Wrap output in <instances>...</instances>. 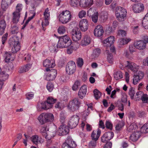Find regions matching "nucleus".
<instances>
[{"mask_svg": "<svg viewBox=\"0 0 148 148\" xmlns=\"http://www.w3.org/2000/svg\"><path fill=\"white\" fill-rule=\"evenodd\" d=\"M93 4V1L92 0H80L79 5L81 7L86 8L90 6Z\"/></svg>", "mask_w": 148, "mask_h": 148, "instance_id": "obj_25", "label": "nucleus"}, {"mask_svg": "<svg viewBox=\"0 0 148 148\" xmlns=\"http://www.w3.org/2000/svg\"><path fill=\"white\" fill-rule=\"evenodd\" d=\"M143 27L145 29H148V17L145 16L142 22Z\"/></svg>", "mask_w": 148, "mask_h": 148, "instance_id": "obj_40", "label": "nucleus"}, {"mask_svg": "<svg viewBox=\"0 0 148 148\" xmlns=\"http://www.w3.org/2000/svg\"><path fill=\"white\" fill-rule=\"evenodd\" d=\"M138 128V126L135 123H132L131 124L127 129V130L129 132H136Z\"/></svg>", "mask_w": 148, "mask_h": 148, "instance_id": "obj_32", "label": "nucleus"}, {"mask_svg": "<svg viewBox=\"0 0 148 148\" xmlns=\"http://www.w3.org/2000/svg\"><path fill=\"white\" fill-rule=\"evenodd\" d=\"M9 0H2L1 4V7L3 10H5L8 7V1Z\"/></svg>", "mask_w": 148, "mask_h": 148, "instance_id": "obj_44", "label": "nucleus"}, {"mask_svg": "<svg viewBox=\"0 0 148 148\" xmlns=\"http://www.w3.org/2000/svg\"><path fill=\"white\" fill-rule=\"evenodd\" d=\"M46 71L47 72L45 74V79L48 81H51L54 80L56 76L57 72L56 70L46 68Z\"/></svg>", "mask_w": 148, "mask_h": 148, "instance_id": "obj_6", "label": "nucleus"}, {"mask_svg": "<svg viewBox=\"0 0 148 148\" xmlns=\"http://www.w3.org/2000/svg\"><path fill=\"white\" fill-rule=\"evenodd\" d=\"M80 82L79 81H76L72 86V90L74 91H75L77 90L78 87L80 86Z\"/></svg>", "mask_w": 148, "mask_h": 148, "instance_id": "obj_53", "label": "nucleus"}, {"mask_svg": "<svg viewBox=\"0 0 148 148\" xmlns=\"http://www.w3.org/2000/svg\"><path fill=\"white\" fill-rule=\"evenodd\" d=\"M71 35L73 40L75 41H77L82 38L81 32L77 28H74L72 30Z\"/></svg>", "mask_w": 148, "mask_h": 148, "instance_id": "obj_11", "label": "nucleus"}, {"mask_svg": "<svg viewBox=\"0 0 148 148\" xmlns=\"http://www.w3.org/2000/svg\"><path fill=\"white\" fill-rule=\"evenodd\" d=\"M9 43L12 47V51L13 53H16L20 49V44L17 40H15L13 38H11L9 40Z\"/></svg>", "mask_w": 148, "mask_h": 148, "instance_id": "obj_8", "label": "nucleus"}, {"mask_svg": "<svg viewBox=\"0 0 148 148\" xmlns=\"http://www.w3.org/2000/svg\"><path fill=\"white\" fill-rule=\"evenodd\" d=\"M54 118L53 115L51 113H43L39 115L38 119L40 124L43 125L45 123L52 122Z\"/></svg>", "mask_w": 148, "mask_h": 148, "instance_id": "obj_2", "label": "nucleus"}, {"mask_svg": "<svg viewBox=\"0 0 148 148\" xmlns=\"http://www.w3.org/2000/svg\"><path fill=\"white\" fill-rule=\"evenodd\" d=\"M67 31V28L63 25L59 26L58 29V33L60 34H64Z\"/></svg>", "mask_w": 148, "mask_h": 148, "instance_id": "obj_38", "label": "nucleus"}, {"mask_svg": "<svg viewBox=\"0 0 148 148\" xmlns=\"http://www.w3.org/2000/svg\"><path fill=\"white\" fill-rule=\"evenodd\" d=\"M131 39L129 38H122L119 40L118 42V46L119 47H122L125 45L127 44Z\"/></svg>", "mask_w": 148, "mask_h": 148, "instance_id": "obj_23", "label": "nucleus"}, {"mask_svg": "<svg viewBox=\"0 0 148 148\" xmlns=\"http://www.w3.org/2000/svg\"><path fill=\"white\" fill-rule=\"evenodd\" d=\"M59 48L57 47V45H54L49 47V50L52 52H56L57 51V48Z\"/></svg>", "mask_w": 148, "mask_h": 148, "instance_id": "obj_57", "label": "nucleus"}, {"mask_svg": "<svg viewBox=\"0 0 148 148\" xmlns=\"http://www.w3.org/2000/svg\"><path fill=\"white\" fill-rule=\"evenodd\" d=\"M99 17L100 20L102 22L106 21L108 18V13L106 11L102 12L100 14Z\"/></svg>", "mask_w": 148, "mask_h": 148, "instance_id": "obj_33", "label": "nucleus"}, {"mask_svg": "<svg viewBox=\"0 0 148 148\" xmlns=\"http://www.w3.org/2000/svg\"><path fill=\"white\" fill-rule=\"evenodd\" d=\"M79 120V117L77 115L71 117L68 123L71 129L75 127L78 124Z\"/></svg>", "mask_w": 148, "mask_h": 148, "instance_id": "obj_12", "label": "nucleus"}, {"mask_svg": "<svg viewBox=\"0 0 148 148\" xmlns=\"http://www.w3.org/2000/svg\"><path fill=\"white\" fill-rule=\"evenodd\" d=\"M103 27L101 25H98L95 27L94 30V34L95 36L99 37L103 35Z\"/></svg>", "mask_w": 148, "mask_h": 148, "instance_id": "obj_17", "label": "nucleus"}, {"mask_svg": "<svg viewBox=\"0 0 148 148\" xmlns=\"http://www.w3.org/2000/svg\"><path fill=\"white\" fill-rule=\"evenodd\" d=\"M64 106V105L62 102H58L56 104L55 107L60 110L63 108Z\"/></svg>", "mask_w": 148, "mask_h": 148, "instance_id": "obj_60", "label": "nucleus"}, {"mask_svg": "<svg viewBox=\"0 0 148 148\" xmlns=\"http://www.w3.org/2000/svg\"><path fill=\"white\" fill-rule=\"evenodd\" d=\"M36 108L39 111H41L43 110H47L48 109L44 102L38 104Z\"/></svg>", "mask_w": 148, "mask_h": 148, "instance_id": "obj_34", "label": "nucleus"}, {"mask_svg": "<svg viewBox=\"0 0 148 148\" xmlns=\"http://www.w3.org/2000/svg\"><path fill=\"white\" fill-rule=\"evenodd\" d=\"M115 14L117 19L119 21L123 22L125 20L127 12L125 9L118 7L116 9Z\"/></svg>", "mask_w": 148, "mask_h": 148, "instance_id": "obj_4", "label": "nucleus"}, {"mask_svg": "<svg viewBox=\"0 0 148 148\" xmlns=\"http://www.w3.org/2000/svg\"><path fill=\"white\" fill-rule=\"evenodd\" d=\"M87 90V87L86 85L83 86L80 88L78 92V95L80 98L82 99L85 97Z\"/></svg>", "mask_w": 148, "mask_h": 148, "instance_id": "obj_26", "label": "nucleus"}, {"mask_svg": "<svg viewBox=\"0 0 148 148\" xmlns=\"http://www.w3.org/2000/svg\"><path fill=\"white\" fill-rule=\"evenodd\" d=\"M88 21L87 19H83L80 20L79 22V27L81 31H86L88 29Z\"/></svg>", "mask_w": 148, "mask_h": 148, "instance_id": "obj_15", "label": "nucleus"}, {"mask_svg": "<svg viewBox=\"0 0 148 148\" xmlns=\"http://www.w3.org/2000/svg\"><path fill=\"white\" fill-rule=\"evenodd\" d=\"M69 132V129L68 127L65 125H60L58 130V134L59 135H66Z\"/></svg>", "mask_w": 148, "mask_h": 148, "instance_id": "obj_18", "label": "nucleus"}, {"mask_svg": "<svg viewBox=\"0 0 148 148\" xmlns=\"http://www.w3.org/2000/svg\"><path fill=\"white\" fill-rule=\"evenodd\" d=\"M43 65L44 66L48 69L53 68L55 65L53 60H50L48 59H46L43 61Z\"/></svg>", "mask_w": 148, "mask_h": 148, "instance_id": "obj_20", "label": "nucleus"}, {"mask_svg": "<svg viewBox=\"0 0 148 148\" xmlns=\"http://www.w3.org/2000/svg\"><path fill=\"white\" fill-rule=\"evenodd\" d=\"M12 53H6L4 55L5 57V61L6 62H8L12 61L13 60L12 58Z\"/></svg>", "mask_w": 148, "mask_h": 148, "instance_id": "obj_41", "label": "nucleus"}, {"mask_svg": "<svg viewBox=\"0 0 148 148\" xmlns=\"http://www.w3.org/2000/svg\"><path fill=\"white\" fill-rule=\"evenodd\" d=\"M141 99L143 103H148V95L146 94H144Z\"/></svg>", "mask_w": 148, "mask_h": 148, "instance_id": "obj_56", "label": "nucleus"}, {"mask_svg": "<svg viewBox=\"0 0 148 148\" xmlns=\"http://www.w3.org/2000/svg\"><path fill=\"white\" fill-rule=\"evenodd\" d=\"M114 77L116 80H119L123 77V74L121 71H118L114 73Z\"/></svg>", "mask_w": 148, "mask_h": 148, "instance_id": "obj_39", "label": "nucleus"}, {"mask_svg": "<svg viewBox=\"0 0 148 148\" xmlns=\"http://www.w3.org/2000/svg\"><path fill=\"white\" fill-rule=\"evenodd\" d=\"M76 70V65L73 61L69 62L66 67V74L69 75H73Z\"/></svg>", "mask_w": 148, "mask_h": 148, "instance_id": "obj_9", "label": "nucleus"}, {"mask_svg": "<svg viewBox=\"0 0 148 148\" xmlns=\"http://www.w3.org/2000/svg\"><path fill=\"white\" fill-rule=\"evenodd\" d=\"M23 8L22 5L21 4H18L16 7V10L13 13L12 22L13 23H16L19 21L20 17V12Z\"/></svg>", "mask_w": 148, "mask_h": 148, "instance_id": "obj_7", "label": "nucleus"}, {"mask_svg": "<svg viewBox=\"0 0 148 148\" xmlns=\"http://www.w3.org/2000/svg\"><path fill=\"white\" fill-rule=\"evenodd\" d=\"M80 104V102L78 98H75L70 101L67 105L68 109L73 112L77 110Z\"/></svg>", "mask_w": 148, "mask_h": 148, "instance_id": "obj_5", "label": "nucleus"}, {"mask_svg": "<svg viewBox=\"0 0 148 148\" xmlns=\"http://www.w3.org/2000/svg\"><path fill=\"white\" fill-rule=\"evenodd\" d=\"M140 132L143 133L148 132V123H146L141 127Z\"/></svg>", "mask_w": 148, "mask_h": 148, "instance_id": "obj_45", "label": "nucleus"}, {"mask_svg": "<svg viewBox=\"0 0 148 148\" xmlns=\"http://www.w3.org/2000/svg\"><path fill=\"white\" fill-rule=\"evenodd\" d=\"M77 63L78 66L81 67L83 64V60L82 58H78L77 61Z\"/></svg>", "mask_w": 148, "mask_h": 148, "instance_id": "obj_64", "label": "nucleus"}, {"mask_svg": "<svg viewBox=\"0 0 148 148\" xmlns=\"http://www.w3.org/2000/svg\"><path fill=\"white\" fill-rule=\"evenodd\" d=\"M132 8L134 12L139 13L143 11L144 7L143 3H139L133 4Z\"/></svg>", "mask_w": 148, "mask_h": 148, "instance_id": "obj_13", "label": "nucleus"}, {"mask_svg": "<svg viewBox=\"0 0 148 148\" xmlns=\"http://www.w3.org/2000/svg\"><path fill=\"white\" fill-rule=\"evenodd\" d=\"M72 44L71 41L67 35L59 37L57 44V47L60 48H66L70 46Z\"/></svg>", "mask_w": 148, "mask_h": 148, "instance_id": "obj_1", "label": "nucleus"}, {"mask_svg": "<svg viewBox=\"0 0 148 148\" xmlns=\"http://www.w3.org/2000/svg\"><path fill=\"white\" fill-rule=\"evenodd\" d=\"M135 92L133 88H131L129 90V94L130 96V98L132 99H134V95Z\"/></svg>", "mask_w": 148, "mask_h": 148, "instance_id": "obj_54", "label": "nucleus"}, {"mask_svg": "<svg viewBox=\"0 0 148 148\" xmlns=\"http://www.w3.org/2000/svg\"><path fill=\"white\" fill-rule=\"evenodd\" d=\"M114 41V37L112 36H110L104 40V45L107 47H110L113 45Z\"/></svg>", "mask_w": 148, "mask_h": 148, "instance_id": "obj_19", "label": "nucleus"}, {"mask_svg": "<svg viewBox=\"0 0 148 148\" xmlns=\"http://www.w3.org/2000/svg\"><path fill=\"white\" fill-rule=\"evenodd\" d=\"M47 88L48 90L51 92L54 88V85L51 82H48L47 85Z\"/></svg>", "mask_w": 148, "mask_h": 148, "instance_id": "obj_55", "label": "nucleus"}, {"mask_svg": "<svg viewBox=\"0 0 148 148\" xmlns=\"http://www.w3.org/2000/svg\"><path fill=\"white\" fill-rule=\"evenodd\" d=\"M101 133V131L99 129H98L97 131H93L91 135L92 139L97 140L100 136Z\"/></svg>", "mask_w": 148, "mask_h": 148, "instance_id": "obj_27", "label": "nucleus"}, {"mask_svg": "<svg viewBox=\"0 0 148 148\" xmlns=\"http://www.w3.org/2000/svg\"><path fill=\"white\" fill-rule=\"evenodd\" d=\"M99 16L98 12H95L94 14L92 15L91 16L92 20L94 23H96L98 20Z\"/></svg>", "mask_w": 148, "mask_h": 148, "instance_id": "obj_43", "label": "nucleus"}, {"mask_svg": "<svg viewBox=\"0 0 148 148\" xmlns=\"http://www.w3.org/2000/svg\"><path fill=\"white\" fill-rule=\"evenodd\" d=\"M10 32L12 34H17L19 32L18 27L16 26H12L10 29Z\"/></svg>", "mask_w": 148, "mask_h": 148, "instance_id": "obj_48", "label": "nucleus"}, {"mask_svg": "<svg viewBox=\"0 0 148 148\" xmlns=\"http://www.w3.org/2000/svg\"><path fill=\"white\" fill-rule=\"evenodd\" d=\"M118 34L120 36L124 37L126 36L127 32L124 30L120 29L118 31Z\"/></svg>", "mask_w": 148, "mask_h": 148, "instance_id": "obj_59", "label": "nucleus"}, {"mask_svg": "<svg viewBox=\"0 0 148 148\" xmlns=\"http://www.w3.org/2000/svg\"><path fill=\"white\" fill-rule=\"evenodd\" d=\"M124 125V123L120 121L119 123L116 125V129L117 130H120L121 128L123 127Z\"/></svg>", "mask_w": 148, "mask_h": 148, "instance_id": "obj_61", "label": "nucleus"}, {"mask_svg": "<svg viewBox=\"0 0 148 148\" xmlns=\"http://www.w3.org/2000/svg\"><path fill=\"white\" fill-rule=\"evenodd\" d=\"M56 101V99H54L52 97H48L46 101H44L48 109L51 108Z\"/></svg>", "mask_w": 148, "mask_h": 148, "instance_id": "obj_24", "label": "nucleus"}, {"mask_svg": "<svg viewBox=\"0 0 148 148\" xmlns=\"http://www.w3.org/2000/svg\"><path fill=\"white\" fill-rule=\"evenodd\" d=\"M97 141L92 140L89 143V148H95L96 146Z\"/></svg>", "mask_w": 148, "mask_h": 148, "instance_id": "obj_47", "label": "nucleus"}, {"mask_svg": "<svg viewBox=\"0 0 148 148\" xmlns=\"http://www.w3.org/2000/svg\"><path fill=\"white\" fill-rule=\"evenodd\" d=\"M71 12L68 10L62 12L59 16V21L63 24H66L70 21L72 18Z\"/></svg>", "mask_w": 148, "mask_h": 148, "instance_id": "obj_3", "label": "nucleus"}, {"mask_svg": "<svg viewBox=\"0 0 148 148\" xmlns=\"http://www.w3.org/2000/svg\"><path fill=\"white\" fill-rule=\"evenodd\" d=\"M143 94L141 91L137 92L135 96V99L136 100H137L141 99Z\"/></svg>", "mask_w": 148, "mask_h": 148, "instance_id": "obj_52", "label": "nucleus"}, {"mask_svg": "<svg viewBox=\"0 0 148 148\" xmlns=\"http://www.w3.org/2000/svg\"><path fill=\"white\" fill-rule=\"evenodd\" d=\"M31 55L28 53H27L24 55V59L26 62H29L31 60Z\"/></svg>", "mask_w": 148, "mask_h": 148, "instance_id": "obj_62", "label": "nucleus"}, {"mask_svg": "<svg viewBox=\"0 0 148 148\" xmlns=\"http://www.w3.org/2000/svg\"><path fill=\"white\" fill-rule=\"evenodd\" d=\"M8 35V34L7 33H6L2 37V42L3 45H1V47L3 48L4 47V45L7 39Z\"/></svg>", "mask_w": 148, "mask_h": 148, "instance_id": "obj_58", "label": "nucleus"}, {"mask_svg": "<svg viewBox=\"0 0 148 148\" xmlns=\"http://www.w3.org/2000/svg\"><path fill=\"white\" fill-rule=\"evenodd\" d=\"M106 53L107 55V62L110 64H113L114 61L113 55L107 49L106 50Z\"/></svg>", "mask_w": 148, "mask_h": 148, "instance_id": "obj_28", "label": "nucleus"}, {"mask_svg": "<svg viewBox=\"0 0 148 148\" xmlns=\"http://www.w3.org/2000/svg\"><path fill=\"white\" fill-rule=\"evenodd\" d=\"M95 10L93 8H90L87 12V14L89 16H91L95 12Z\"/></svg>", "mask_w": 148, "mask_h": 148, "instance_id": "obj_63", "label": "nucleus"}, {"mask_svg": "<svg viewBox=\"0 0 148 148\" xmlns=\"http://www.w3.org/2000/svg\"><path fill=\"white\" fill-rule=\"evenodd\" d=\"M94 93L95 98L97 99L99 98L101 95V93L99 90L95 89L94 91Z\"/></svg>", "mask_w": 148, "mask_h": 148, "instance_id": "obj_49", "label": "nucleus"}, {"mask_svg": "<svg viewBox=\"0 0 148 148\" xmlns=\"http://www.w3.org/2000/svg\"><path fill=\"white\" fill-rule=\"evenodd\" d=\"M134 45L136 49L140 50L145 49L146 47L145 42L141 40L136 41L134 43Z\"/></svg>", "mask_w": 148, "mask_h": 148, "instance_id": "obj_21", "label": "nucleus"}, {"mask_svg": "<svg viewBox=\"0 0 148 148\" xmlns=\"http://www.w3.org/2000/svg\"><path fill=\"white\" fill-rule=\"evenodd\" d=\"M44 19L42 22V27L46 26L49 24V20L50 18V13L49 12V9L47 8L45 10L44 13Z\"/></svg>", "mask_w": 148, "mask_h": 148, "instance_id": "obj_16", "label": "nucleus"}, {"mask_svg": "<svg viewBox=\"0 0 148 148\" xmlns=\"http://www.w3.org/2000/svg\"><path fill=\"white\" fill-rule=\"evenodd\" d=\"M91 42L90 38L88 36H85L82 40L81 45L82 46H85L89 44Z\"/></svg>", "mask_w": 148, "mask_h": 148, "instance_id": "obj_29", "label": "nucleus"}, {"mask_svg": "<svg viewBox=\"0 0 148 148\" xmlns=\"http://www.w3.org/2000/svg\"><path fill=\"white\" fill-rule=\"evenodd\" d=\"M126 63L127 64L125 66L127 69H130L132 71L134 72H137L139 69L138 66L136 65L134 62L127 61Z\"/></svg>", "mask_w": 148, "mask_h": 148, "instance_id": "obj_14", "label": "nucleus"}, {"mask_svg": "<svg viewBox=\"0 0 148 148\" xmlns=\"http://www.w3.org/2000/svg\"><path fill=\"white\" fill-rule=\"evenodd\" d=\"M26 99L28 100L33 99L34 96V94L33 92H29L25 94Z\"/></svg>", "mask_w": 148, "mask_h": 148, "instance_id": "obj_50", "label": "nucleus"}, {"mask_svg": "<svg viewBox=\"0 0 148 148\" xmlns=\"http://www.w3.org/2000/svg\"><path fill=\"white\" fill-rule=\"evenodd\" d=\"M104 134L105 136H106L109 140L112 138L114 136V134L112 132H108Z\"/></svg>", "mask_w": 148, "mask_h": 148, "instance_id": "obj_51", "label": "nucleus"}, {"mask_svg": "<svg viewBox=\"0 0 148 148\" xmlns=\"http://www.w3.org/2000/svg\"><path fill=\"white\" fill-rule=\"evenodd\" d=\"M77 145L75 141L73 140L71 138L68 136L65 142L62 145V148H74Z\"/></svg>", "mask_w": 148, "mask_h": 148, "instance_id": "obj_10", "label": "nucleus"}, {"mask_svg": "<svg viewBox=\"0 0 148 148\" xmlns=\"http://www.w3.org/2000/svg\"><path fill=\"white\" fill-rule=\"evenodd\" d=\"M9 75L7 73L4 72H2L0 74V80L3 82L8 79Z\"/></svg>", "mask_w": 148, "mask_h": 148, "instance_id": "obj_37", "label": "nucleus"}, {"mask_svg": "<svg viewBox=\"0 0 148 148\" xmlns=\"http://www.w3.org/2000/svg\"><path fill=\"white\" fill-rule=\"evenodd\" d=\"M141 135V132L139 131H136V132L133 133L130 137L131 140L133 142L137 140Z\"/></svg>", "mask_w": 148, "mask_h": 148, "instance_id": "obj_31", "label": "nucleus"}, {"mask_svg": "<svg viewBox=\"0 0 148 148\" xmlns=\"http://www.w3.org/2000/svg\"><path fill=\"white\" fill-rule=\"evenodd\" d=\"M30 139L34 144L36 145L43 142V139L41 137L39 138L38 136L36 135L32 136Z\"/></svg>", "mask_w": 148, "mask_h": 148, "instance_id": "obj_22", "label": "nucleus"}, {"mask_svg": "<svg viewBox=\"0 0 148 148\" xmlns=\"http://www.w3.org/2000/svg\"><path fill=\"white\" fill-rule=\"evenodd\" d=\"M48 130V128L46 126H44L41 127L40 130V132L42 135L44 136L46 133L48 132H47Z\"/></svg>", "mask_w": 148, "mask_h": 148, "instance_id": "obj_46", "label": "nucleus"}, {"mask_svg": "<svg viewBox=\"0 0 148 148\" xmlns=\"http://www.w3.org/2000/svg\"><path fill=\"white\" fill-rule=\"evenodd\" d=\"M56 133L55 132H49L44 136L46 140H51L55 136Z\"/></svg>", "mask_w": 148, "mask_h": 148, "instance_id": "obj_36", "label": "nucleus"}, {"mask_svg": "<svg viewBox=\"0 0 148 148\" xmlns=\"http://www.w3.org/2000/svg\"><path fill=\"white\" fill-rule=\"evenodd\" d=\"M32 64H27L21 66L19 71L20 73H23L28 71L31 68Z\"/></svg>", "mask_w": 148, "mask_h": 148, "instance_id": "obj_30", "label": "nucleus"}, {"mask_svg": "<svg viewBox=\"0 0 148 148\" xmlns=\"http://www.w3.org/2000/svg\"><path fill=\"white\" fill-rule=\"evenodd\" d=\"M100 53V50L99 49H96L93 51L91 56V58L92 59H95L98 57Z\"/></svg>", "mask_w": 148, "mask_h": 148, "instance_id": "obj_35", "label": "nucleus"}, {"mask_svg": "<svg viewBox=\"0 0 148 148\" xmlns=\"http://www.w3.org/2000/svg\"><path fill=\"white\" fill-rule=\"evenodd\" d=\"M80 2L79 0H70L69 1L70 5L73 8H77Z\"/></svg>", "mask_w": 148, "mask_h": 148, "instance_id": "obj_42", "label": "nucleus"}]
</instances>
